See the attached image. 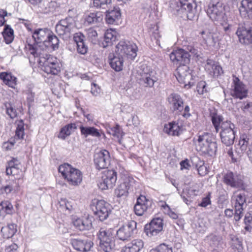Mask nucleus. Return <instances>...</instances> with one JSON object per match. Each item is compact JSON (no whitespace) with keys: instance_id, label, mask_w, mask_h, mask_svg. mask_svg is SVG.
<instances>
[{"instance_id":"nucleus-1","label":"nucleus","mask_w":252,"mask_h":252,"mask_svg":"<svg viewBox=\"0 0 252 252\" xmlns=\"http://www.w3.org/2000/svg\"><path fill=\"white\" fill-rule=\"evenodd\" d=\"M171 61L176 64H180L177 68L179 82L186 87L189 85V53L183 49L173 51L170 54Z\"/></svg>"},{"instance_id":"nucleus-2","label":"nucleus","mask_w":252,"mask_h":252,"mask_svg":"<svg viewBox=\"0 0 252 252\" xmlns=\"http://www.w3.org/2000/svg\"><path fill=\"white\" fill-rule=\"evenodd\" d=\"M196 150L210 156L216 155L218 146L216 136L211 133L203 132L193 139Z\"/></svg>"},{"instance_id":"nucleus-3","label":"nucleus","mask_w":252,"mask_h":252,"mask_svg":"<svg viewBox=\"0 0 252 252\" xmlns=\"http://www.w3.org/2000/svg\"><path fill=\"white\" fill-rule=\"evenodd\" d=\"M58 170L70 186L76 187L81 183L82 172L70 164L67 163L63 164L59 166Z\"/></svg>"},{"instance_id":"nucleus-4","label":"nucleus","mask_w":252,"mask_h":252,"mask_svg":"<svg viewBox=\"0 0 252 252\" xmlns=\"http://www.w3.org/2000/svg\"><path fill=\"white\" fill-rule=\"evenodd\" d=\"M99 247L104 252H112L115 247V239L111 229L100 228L97 233Z\"/></svg>"},{"instance_id":"nucleus-5","label":"nucleus","mask_w":252,"mask_h":252,"mask_svg":"<svg viewBox=\"0 0 252 252\" xmlns=\"http://www.w3.org/2000/svg\"><path fill=\"white\" fill-rule=\"evenodd\" d=\"M221 131L220 133L221 142L226 146H232L235 139V125L230 121H226L220 126Z\"/></svg>"},{"instance_id":"nucleus-6","label":"nucleus","mask_w":252,"mask_h":252,"mask_svg":"<svg viewBox=\"0 0 252 252\" xmlns=\"http://www.w3.org/2000/svg\"><path fill=\"white\" fill-rule=\"evenodd\" d=\"M75 27L74 18L69 16L58 22L55 27L56 32L63 38H67L69 36Z\"/></svg>"},{"instance_id":"nucleus-7","label":"nucleus","mask_w":252,"mask_h":252,"mask_svg":"<svg viewBox=\"0 0 252 252\" xmlns=\"http://www.w3.org/2000/svg\"><path fill=\"white\" fill-rule=\"evenodd\" d=\"M116 53L131 60L137 56V47L136 44L126 41H120L116 46Z\"/></svg>"},{"instance_id":"nucleus-8","label":"nucleus","mask_w":252,"mask_h":252,"mask_svg":"<svg viewBox=\"0 0 252 252\" xmlns=\"http://www.w3.org/2000/svg\"><path fill=\"white\" fill-rule=\"evenodd\" d=\"M206 12L212 21L219 22L220 24H222V22H225L226 20L224 7L222 2L210 4Z\"/></svg>"},{"instance_id":"nucleus-9","label":"nucleus","mask_w":252,"mask_h":252,"mask_svg":"<svg viewBox=\"0 0 252 252\" xmlns=\"http://www.w3.org/2000/svg\"><path fill=\"white\" fill-rule=\"evenodd\" d=\"M137 233V222L130 220L121 226L117 231L116 237L123 242L129 241Z\"/></svg>"},{"instance_id":"nucleus-10","label":"nucleus","mask_w":252,"mask_h":252,"mask_svg":"<svg viewBox=\"0 0 252 252\" xmlns=\"http://www.w3.org/2000/svg\"><path fill=\"white\" fill-rule=\"evenodd\" d=\"M92 209L95 219L101 221L106 220L111 212L110 205L102 200L97 201Z\"/></svg>"},{"instance_id":"nucleus-11","label":"nucleus","mask_w":252,"mask_h":252,"mask_svg":"<svg viewBox=\"0 0 252 252\" xmlns=\"http://www.w3.org/2000/svg\"><path fill=\"white\" fill-rule=\"evenodd\" d=\"M236 34L240 42L244 44L249 45L252 43V23L250 22L240 24Z\"/></svg>"},{"instance_id":"nucleus-12","label":"nucleus","mask_w":252,"mask_h":252,"mask_svg":"<svg viewBox=\"0 0 252 252\" xmlns=\"http://www.w3.org/2000/svg\"><path fill=\"white\" fill-rule=\"evenodd\" d=\"M223 181L224 183L231 188L245 189L243 177L240 174L227 171L223 174Z\"/></svg>"},{"instance_id":"nucleus-13","label":"nucleus","mask_w":252,"mask_h":252,"mask_svg":"<svg viewBox=\"0 0 252 252\" xmlns=\"http://www.w3.org/2000/svg\"><path fill=\"white\" fill-rule=\"evenodd\" d=\"M163 225V220L161 218H154L149 224L145 225L144 231L149 237L156 236L162 230Z\"/></svg>"},{"instance_id":"nucleus-14","label":"nucleus","mask_w":252,"mask_h":252,"mask_svg":"<svg viewBox=\"0 0 252 252\" xmlns=\"http://www.w3.org/2000/svg\"><path fill=\"white\" fill-rule=\"evenodd\" d=\"M94 162L96 167L99 170L108 168L110 164L109 152L106 150H102L95 154Z\"/></svg>"},{"instance_id":"nucleus-15","label":"nucleus","mask_w":252,"mask_h":252,"mask_svg":"<svg viewBox=\"0 0 252 252\" xmlns=\"http://www.w3.org/2000/svg\"><path fill=\"white\" fill-rule=\"evenodd\" d=\"M46 46L47 45L44 43H36L33 45L28 44L29 51L34 58H39V63H41L42 59L44 60L48 56L46 53H44V51L47 49Z\"/></svg>"},{"instance_id":"nucleus-16","label":"nucleus","mask_w":252,"mask_h":252,"mask_svg":"<svg viewBox=\"0 0 252 252\" xmlns=\"http://www.w3.org/2000/svg\"><path fill=\"white\" fill-rule=\"evenodd\" d=\"M42 70L47 74L57 75L61 70L60 63L56 59L48 57L42 61Z\"/></svg>"},{"instance_id":"nucleus-17","label":"nucleus","mask_w":252,"mask_h":252,"mask_svg":"<svg viewBox=\"0 0 252 252\" xmlns=\"http://www.w3.org/2000/svg\"><path fill=\"white\" fill-rule=\"evenodd\" d=\"M233 89L231 93V95L235 98L243 99L246 97L248 90L246 86L238 77H235L233 80Z\"/></svg>"},{"instance_id":"nucleus-18","label":"nucleus","mask_w":252,"mask_h":252,"mask_svg":"<svg viewBox=\"0 0 252 252\" xmlns=\"http://www.w3.org/2000/svg\"><path fill=\"white\" fill-rule=\"evenodd\" d=\"M117 180V172L114 170L108 171L106 178L98 184L99 189H112Z\"/></svg>"},{"instance_id":"nucleus-19","label":"nucleus","mask_w":252,"mask_h":252,"mask_svg":"<svg viewBox=\"0 0 252 252\" xmlns=\"http://www.w3.org/2000/svg\"><path fill=\"white\" fill-rule=\"evenodd\" d=\"M71 244L76 250L81 252H88L93 246V243L88 239H71Z\"/></svg>"},{"instance_id":"nucleus-20","label":"nucleus","mask_w":252,"mask_h":252,"mask_svg":"<svg viewBox=\"0 0 252 252\" xmlns=\"http://www.w3.org/2000/svg\"><path fill=\"white\" fill-rule=\"evenodd\" d=\"M51 31L47 28L37 29L32 33V36L35 43H46L47 39Z\"/></svg>"},{"instance_id":"nucleus-21","label":"nucleus","mask_w":252,"mask_h":252,"mask_svg":"<svg viewBox=\"0 0 252 252\" xmlns=\"http://www.w3.org/2000/svg\"><path fill=\"white\" fill-rule=\"evenodd\" d=\"M205 70L209 74L217 77L222 73L221 67L213 60L208 59L205 65Z\"/></svg>"},{"instance_id":"nucleus-22","label":"nucleus","mask_w":252,"mask_h":252,"mask_svg":"<svg viewBox=\"0 0 252 252\" xmlns=\"http://www.w3.org/2000/svg\"><path fill=\"white\" fill-rule=\"evenodd\" d=\"M168 100L173 111L181 112L183 110V101L179 94H171L168 96Z\"/></svg>"},{"instance_id":"nucleus-23","label":"nucleus","mask_w":252,"mask_h":252,"mask_svg":"<svg viewBox=\"0 0 252 252\" xmlns=\"http://www.w3.org/2000/svg\"><path fill=\"white\" fill-rule=\"evenodd\" d=\"M191 162L193 168L198 172L200 176L206 175L208 171L207 166L204 164V162L197 156L191 157Z\"/></svg>"},{"instance_id":"nucleus-24","label":"nucleus","mask_w":252,"mask_h":252,"mask_svg":"<svg viewBox=\"0 0 252 252\" xmlns=\"http://www.w3.org/2000/svg\"><path fill=\"white\" fill-rule=\"evenodd\" d=\"M144 242L141 239H135L126 244L122 252H140L144 247Z\"/></svg>"},{"instance_id":"nucleus-25","label":"nucleus","mask_w":252,"mask_h":252,"mask_svg":"<svg viewBox=\"0 0 252 252\" xmlns=\"http://www.w3.org/2000/svg\"><path fill=\"white\" fill-rule=\"evenodd\" d=\"M73 225L80 231L89 230L92 228V221L89 217L78 218L73 221Z\"/></svg>"},{"instance_id":"nucleus-26","label":"nucleus","mask_w":252,"mask_h":252,"mask_svg":"<svg viewBox=\"0 0 252 252\" xmlns=\"http://www.w3.org/2000/svg\"><path fill=\"white\" fill-rule=\"evenodd\" d=\"M245 201L244 195L240 194L237 196L235 205L234 219L236 221H239L243 216V206Z\"/></svg>"},{"instance_id":"nucleus-27","label":"nucleus","mask_w":252,"mask_h":252,"mask_svg":"<svg viewBox=\"0 0 252 252\" xmlns=\"http://www.w3.org/2000/svg\"><path fill=\"white\" fill-rule=\"evenodd\" d=\"M110 64L111 67L116 71H120L123 69L124 57L116 53L110 54L109 56Z\"/></svg>"},{"instance_id":"nucleus-28","label":"nucleus","mask_w":252,"mask_h":252,"mask_svg":"<svg viewBox=\"0 0 252 252\" xmlns=\"http://www.w3.org/2000/svg\"><path fill=\"white\" fill-rule=\"evenodd\" d=\"M239 11L242 16L252 19V0H242Z\"/></svg>"},{"instance_id":"nucleus-29","label":"nucleus","mask_w":252,"mask_h":252,"mask_svg":"<svg viewBox=\"0 0 252 252\" xmlns=\"http://www.w3.org/2000/svg\"><path fill=\"white\" fill-rule=\"evenodd\" d=\"M22 167H18L12 168H6V173L8 175L12 176H19L17 177V180L13 182L12 185V188H18L20 187V185L23 183V180L21 179V177L23 175L22 170L21 169Z\"/></svg>"},{"instance_id":"nucleus-30","label":"nucleus","mask_w":252,"mask_h":252,"mask_svg":"<svg viewBox=\"0 0 252 252\" xmlns=\"http://www.w3.org/2000/svg\"><path fill=\"white\" fill-rule=\"evenodd\" d=\"M121 16L120 10L114 8L106 12L105 20L108 24H118Z\"/></svg>"},{"instance_id":"nucleus-31","label":"nucleus","mask_w":252,"mask_h":252,"mask_svg":"<svg viewBox=\"0 0 252 252\" xmlns=\"http://www.w3.org/2000/svg\"><path fill=\"white\" fill-rule=\"evenodd\" d=\"M199 33L201 35L204 43L208 46H214L217 42L215 34L209 31H202Z\"/></svg>"},{"instance_id":"nucleus-32","label":"nucleus","mask_w":252,"mask_h":252,"mask_svg":"<svg viewBox=\"0 0 252 252\" xmlns=\"http://www.w3.org/2000/svg\"><path fill=\"white\" fill-rule=\"evenodd\" d=\"M183 126L181 124L180 126L179 123H169L164 125L163 131L169 135L178 136L180 133V126Z\"/></svg>"},{"instance_id":"nucleus-33","label":"nucleus","mask_w":252,"mask_h":252,"mask_svg":"<svg viewBox=\"0 0 252 252\" xmlns=\"http://www.w3.org/2000/svg\"><path fill=\"white\" fill-rule=\"evenodd\" d=\"M103 18V15L101 12L97 11L91 12L86 15L85 22L89 25L101 23Z\"/></svg>"},{"instance_id":"nucleus-34","label":"nucleus","mask_w":252,"mask_h":252,"mask_svg":"<svg viewBox=\"0 0 252 252\" xmlns=\"http://www.w3.org/2000/svg\"><path fill=\"white\" fill-rule=\"evenodd\" d=\"M17 232V225L13 223L3 226L0 230L1 236L4 239H9L13 236Z\"/></svg>"},{"instance_id":"nucleus-35","label":"nucleus","mask_w":252,"mask_h":252,"mask_svg":"<svg viewBox=\"0 0 252 252\" xmlns=\"http://www.w3.org/2000/svg\"><path fill=\"white\" fill-rule=\"evenodd\" d=\"M140 81L144 83L145 87H152L155 82L157 81V78L153 72H143L141 74Z\"/></svg>"},{"instance_id":"nucleus-36","label":"nucleus","mask_w":252,"mask_h":252,"mask_svg":"<svg viewBox=\"0 0 252 252\" xmlns=\"http://www.w3.org/2000/svg\"><path fill=\"white\" fill-rule=\"evenodd\" d=\"M210 116L216 132H218L220 128V126L223 122V118L220 115H218L215 109L210 111Z\"/></svg>"},{"instance_id":"nucleus-37","label":"nucleus","mask_w":252,"mask_h":252,"mask_svg":"<svg viewBox=\"0 0 252 252\" xmlns=\"http://www.w3.org/2000/svg\"><path fill=\"white\" fill-rule=\"evenodd\" d=\"M77 127L76 126V124L74 123H71L66 125L61 129L58 135V137L64 140L66 137L70 135V134Z\"/></svg>"},{"instance_id":"nucleus-38","label":"nucleus","mask_w":252,"mask_h":252,"mask_svg":"<svg viewBox=\"0 0 252 252\" xmlns=\"http://www.w3.org/2000/svg\"><path fill=\"white\" fill-rule=\"evenodd\" d=\"M80 129L81 134L84 135L85 137H87L89 135L96 137H99L100 136V133L98 129L94 127L83 126H81L80 127Z\"/></svg>"},{"instance_id":"nucleus-39","label":"nucleus","mask_w":252,"mask_h":252,"mask_svg":"<svg viewBox=\"0 0 252 252\" xmlns=\"http://www.w3.org/2000/svg\"><path fill=\"white\" fill-rule=\"evenodd\" d=\"M0 79L4 84L11 88H14L16 83V78L11 73L3 72L0 73Z\"/></svg>"},{"instance_id":"nucleus-40","label":"nucleus","mask_w":252,"mask_h":252,"mask_svg":"<svg viewBox=\"0 0 252 252\" xmlns=\"http://www.w3.org/2000/svg\"><path fill=\"white\" fill-rule=\"evenodd\" d=\"M2 34L6 44H10L13 41L14 39V32L9 25H5L4 26Z\"/></svg>"},{"instance_id":"nucleus-41","label":"nucleus","mask_w":252,"mask_h":252,"mask_svg":"<svg viewBox=\"0 0 252 252\" xmlns=\"http://www.w3.org/2000/svg\"><path fill=\"white\" fill-rule=\"evenodd\" d=\"M4 106L6 109V114L11 118L13 119L16 117L18 115L16 108L15 105L11 102H5L4 103Z\"/></svg>"},{"instance_id":"nucleus-42","label":"nucleus","mask_w":252,"mask_h":252,"mask_svg":"<svg viewBox=\"0 0 252 252\" xmlns=\"http://www.w3.org/2000/svg\"><path fill=\"white\" fill-rule=\"evenodd\" d=\"M47 39L48 41H47L46 43H48L52 47L53 50H56L59 49L60 40L57 36L54 35L51 32Z\"/></svg>"},{"instance_id":"nucleus-43","label":"nucleus","mask_w":252,"mask_h":252,"mask_svg":"<svg viewBox=\"0 0 252 252\" xmlns=\"http://www.w3.org/2000/svg\"><path fill=\"white\" fill-rule=\"evenodd\" d=\"M116 32L112 31L111 29L107 30L104 34V41L107 44V46L112 44L115 41L117 37L116 35Z\"/></svg>"},{"instance_id":"nucleus-44","label":"nucleus","mask_w":252,"mask_h":252,"mask_svg":"<svg viewBox=\"0 0 252 252\" xmlns=\"http://www.w3.org/2000/svg\"><path fill=\"white\" fill-rule=\"evenodd\" d=\"M111 3V0H93V7L97 9H105Z\"/></svg>"},{"instance_id":"nucleus-45","label":"nucleus","mask_w":252,"mask_h":252,"mask_svg":"<svg viewBox=\"0 0 252 252\" xmlns=\"http://www.w3.org/2000/svg\"><path fill=\"white\" fill-rule=\"evenodd\" d=\"M17 126L16 130V137L19 139H23L24 136V124L23 120L17 122Z\"/></svg>"},{"instance_id":"nucleus-46","label":"nucleus","mask_w":252,"mask_h":252,"mask_svg":"<svg viewBox=\"0 0 252 252\" xmlns=\"http://www.w3.org/2000/svg\"><path fill=\"white\" fill-rule=\"evenodd\" d=\"M3 210H4L7 214H12L13 210V205L8 201H2L0 204V211Z\"/></svg>"},{"instance_id":"nucleus-47","label":"nucleus","mask_w":252,"mask_h":252,"mask_svg":"<svg viewBox=\"0 0 252 252\" xmlns=\"http://www.w3.org/2000/svg\"><path fill=\"white\" fill-rule=\"evenodd\" d=\"M148 204H135L134 206V211L135 214L139 216H141L144 214V213L148 209Z\"/></svg>"},{"instance_id":"nucleus-48","label":"nucleus","mask_w":252,"mask_h":252,"mask_svg":"<svg viewBox=\"0 0 252 252\" xmlns=\"http://www.w3.org/2000/svg\"><path fill=\"white\" fill-rule=\"evenodd\" d=\"M108 132L109 134L117 138L122 137L123 133L122 129L118 125H116V126L110 128L109 130H108Z\"/></svg>"},{"instance_id":"nucleus-49","label":"nucleus","mask_w":252,"mask_h":252,"mask_svg":"<svg viewBox=\"0 0 252 252\" xmlns=\"http://www.w3.org/2000/svg\"><path fill=\"white\" fill-rule=\"evenodd\" d=\"M150 252H173L172 248L165 244H161L155 249L150 250Z\"/></svg>"},{"instance_id":"nucleus-50","label":"nucleus","mask_w":252,"mask_h":252,"mask_svg":"<svg viewBox=\"0 0 252 252\" xmlns=\"http://www.w3.org/2000/svg\"><path fill=\"white\" fill-rule=\"evenodd\" d=\"M207 240L211 246L215 247L219 244L221 238L220 236L211 234L208 236Z\"/></svg>"},{"instance_id":"nucleus-51","label":"nucleus","mask_w":252,"mask_h":252,"mask_svg":"<svg viewBox=\"0 0 252 252\" xmlns=\"http://www.w3.org/2000/svg\"><path fill=\"white\" fill-rule=\"evenodd\" d=\"M231 240L232 241V247L239 251L243 249L242 242L239 238L236 236L231 235Z\"/></svg>"},{"instance_id":"nucleus-52","label":"nucleus","mask_w":252,"mask_h":252,"mask_svg":"<svg viewBox=\"0 0 252 252\" xmlns=\"http://www.w3.org/2000/svg\"><path fill=\"white\" fill-rule=\"evenodd\" d=\"M88 38L93 44H95L97 41V33L93 29L90 28L87 31Z\"/></svg>"},{"instance_id":"nucleus-53","label":"nucleus","mask_w":252,"mask_h":252,"mask_svg":"<svg viewBox=\"0 0 252 252\" xmlns=\"http://www.w3.org/2000/svg\"><path fill=\"white\" fill-rule=\"evenodd\" d=\"M190 14H192L193 16L192 18L193 19L195 17L198 18V15L197 14V5L195 0H190Z\"/></svg>"},{"instance_id":"nucleus-54","label":"nucleus","mask_w":252,"mask_h":252,"mask_svg":"<svg viewBox=\"0 0 252 252\" xmlns=\"http://www.w3.org/2000/svg\"><path fill=\"white\" fill-rule=\"evenodd\" d=\"M162 207L164 210V212L169 215L170 218L173 219H177L178 218V215L172 211L167 204L165 203L164 205H162Z\"/></svg>"},{"instance_id":"nucleus-55","label":"nucleus","mask_w":252,"mask_h":252,"mask_svg":"<svg viewBox=\"0 0 252 252\" xmlns=\"http://www.w3.org/2000/svg\"><path fill=\"white\" fill-rule=\"evenodd\" d=\"M18 167H22L20 162L17 158H12L11 160L8 162L6 168H12Z\"/></svg>"},{"instance_id":"nucleus-56","label":"nucleus","mask_w":252,"mask_h":252,"mask_svg":"<svg viewBox=\"0 0 252 252\" xmlns=\"http://www.w3.org/2000/svg\"><path fill=\"white\" fill-rule=\"evenodd\" d=\"M196 90L199 94H203L204 92H207L206 82L203 81L198 82L196 87Z\"/></svg>"},{"instance_id":"nucleus-57","label":"nucleus","mask_w":252,"mask_h":252,"mask_svg":"<svg viewBox=\"0 0 252 252\" xmlns=\"http://www.w3.org/2000/svg\"><path fill=\"white\" fill-rule=\"evenodd\" d=\"M77 50L79 54L85 55L87 52L88 47L83 42L77 45Z\"/></svg>"},{"instance_id":"nucleus-58","label":"nucleus","mask_w":252,"mask_h":252,"mask_svg":"<svg viewBox=\"0 0 252 252\" xmlns=\"http://www.w3.org/2000/svg\"><path fill=\"white\" fill-rule=\"evenodd\" d=\"M128 194L127 190H115L114 195L118 198H126Z\"/></svg>"},{"instance_id":"nucleus-59","label":"nucleus","mask_w":252,"mask_h":252,"mask_svg":"<svg viewBox=\"0 0 252 252\" xmlns=\"http://www.w3.org/2000/svg\"><path fill=\"white\" fill-rule=\"evenodd\" d=\"M211 193L209 192L206 197L202 198V201L199 204V206L202 207H206L207 206L211 204L210 200Z\"/></svg>"},{"instance_id":"nucleus-60","label":"nucleus","mask_w":252,"mask_h":252,"mask_svg":"<svg viewBox=\"0 0 252 252\" xmlns=\"http://www.w3.org/2000/svg\"><path fill=\"white\" fill-rule=\"evenodd\" d=\"M249 144V138L247 137L241 138L239 142V145L240 146L242 151L246 150Z\"/></svg>"},{"instance_id":"nucleus-61","label":"nucleus","mask_w":252,"mask_h":252,"mask_svg":"<svg viewBox=\"0 0 252 252\" xmlns=\"http://www.w3.org/2000/svg\"><path fill=\"white\" fill-rule=\"evenodd\" d=\"M150 202L145 196L140 195L137 199L136 204H148V202Z\"/></svg>"},{"instance_id":"nucleus-62","label":"nucleus","mask_w":252,"mask_h":252,"mask_svg":"<svg viewBox=\"0 0 252 252\" xmlns=\"http://www.w3.org/2000/svg\"><path fill=\"white\" fill-rule=\"evenodd\" d=\"M84 35L79 33H76L74 36V41L76 42L77 45L79 44H80V43H82L84 41Z\"/></svg>"},{"instance_id":"nucleus-63","label":"nucleus","mask_w":252,"mask_h":252,"mask_svg":"<svg viewBox=\"0 0 252 252\" xmlns=\"http://www.w3.org/2000/svg\"><path fill=\"white\" fill-rule=\"evenodd\" d=\"M252 107V102H244L241 108L244 112H251Z\"/></svg>"},{"instance_id":"nucleus-64","label":"nucleus","mask_w":252,"mask_h":252,"mask_svg":"<svg viewBox=\"0 0 252 252\" xmlns=\"http://www.w3.org/2000/svg\"><path fill=\"white\" fill-rule=\"evenodd\" d=\"M91 92L93 95L97 96L100 92V89L96 84H93L92 85Z\"/></svg>"}]
</instances>
